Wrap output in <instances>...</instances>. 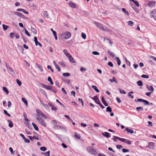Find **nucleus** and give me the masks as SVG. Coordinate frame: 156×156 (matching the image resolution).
I'll use <instances>...</instances> for the list:
<instances>
[{
  "mask_svg": "<svg viewBox=\"0 0 156 156\" xmlns=\"http://www.w3.org/2000/svg\"><path fill=\"white\" fill-rule=\"evenodd\" d=\"M94 23L98 28L101 30L107 32H111V30L109 28L106 27L105 26L104 27L103 24L100 23L95 22H94Z\"/></svg>",
  "mask_w": 156,
  "mask_h": 156,
  "instance_id": "f257e3e1",
  "label": "nucleus"
},
{
  "mask_svg": "<svg viewBox=\"0 0 156 156\" xmlns=\"http://www.w3.org/2000/svg\"><path fill=\"white\" fill-rule=\"evenodd\" d=\"M87 151L90 154L95 155L97 154L96 150L93 148L91 147H88L86 149Z\"/></svg>",
  "mask_w": 156,
  "mask_h": 156,
  "instance_id": "f03ea898",
  "label": "nucleus"
},
{
  "mask_svg": "<svg viewBox=\"0 0 156 156\" xmlns=\"http://www.w3.org/2000/svg\"><path fill=\"white\" fill-rule=\"evenodd\" d=\"M115 139H118L119 140L123 142H125L126 143L128 144L129 145H131V143L130 141L129 140L125 139L124 138H120L119 137L115 136H113Z\"/></svg>",
  "mask_w": 156,
  "mask_h": 156,
  "instance_id": "7ed1b4c3",
  "label": "nucleus"
},
{
  "mask_svg": "<svg viewBox=\"0 0 156 156\" xmlns=\"http://www.w3.org/2000/svg\"><path fill=\"white\" fill-rule=\"evenodd\" d=\"M37 119L38 121V123L41 126L44 127H46L47 124L46 122L41 117H37Z\"/></svg>",
  "mask_w": 156,
  "mask_h": 156,
  "instance_id": "20e7f679",
  "label": "nucleus"
},
{
  "mask_svg": "<svg viewBox=\"0 0 156 156\" xmlns=\"http://www.w3.org/2000/svg\"><path fill=\"white\" fill-rule=\"evenodd\" d=\"M71 33L69 31H66L64 32L62 34V36L64 38L66 39L69 38L71 37Z\"/></svg>",
  "mask_w": 156,
  "mask_h": 156,
  "instance_id": "39448f33",
  "label": "nucleus"
},
{
  "mask_svg": "<svg viewBox=\"0 0 156 156\" xmlns=\"http://www.w3.org/2000/svg\"><path fill=\"white\" fill-rule=\"evenodd\" d=\"M36 113L37 115L39 116H41L42 117L46 118L45 115L39 110H37L36 111Z\"/></svg>",
  "mask_w": 156,
  "mask_h": 156,
  "instance_id": "423d86ee",
  "label": "nucleus"
},
{
  "mask_svg": "<svg viewBox=\"0 0 156 156\" xmlns=\"http://www.w3.org/2000/svg\"><path fill=\"white\" fill-rule=\"evenodd\" d=\"M40 85L42 87L44 88H45L46 89L48 90H51V88H52V86L51 87L49 86L45 85L44 84L42 83H41Z\"/></svg>",
  "mask_w": 156,
  "mask_h": 156,
  "instance_id": "0eeeda50",
  "label": "nucleus"
},
{
  "mask_svg": "<svg viewBox=\"0 0 156 156\" xmlns=\"http://www.w3.org/2000/svg\"><path fill=\"white\" fill-rule=\"evenodd\" d=\"M151 16L152 17L156 20V10H153L151 12Z\"/></svg>",
  "mask_w": 156,
  "mask_h": 156,
  "instance_id": "6e6552de",
  "label": "nucleus"
},
{
  "mask_svg": "<svg viewBox=\"0 0 156 156\" xmlns=\"http://www.w3.org/2000/svg\"><path fill=\"white\" fill-rule=\"evenodd\" d=\"M146 87L148 90L151 91V92H153L154 91V88L152 85L149 86L147 85Z\"/></svg>",
  "mask_w": 156,
  "mask_h": 156,
  "instance_id": "1a4fd4ad",
  "label": "nucleus"
},
{
  "mask_svg": "<svg viewBox=\"0 0 156 156\" xmlns=\"http://www.w3.org/2000/svg\"><path fill=\"white\" fill-rule=\"evenodd\" d=\"M154 146V143L152 142H149L148 147L151 149H153Z\"/></svg>",
  "mask_w": 156,
  "mask_h": 156,
  "instance_id": "9d476101",
  "label": "nucleus"
},
{
  "mask_svg": "<svg viewBox=\"0 0 156 156\" xmlns=\"http://www.w3.org/2000/svg\"><path fill=\"white\" fill-rule=\"evenodd\" d=\"M13 13L14 14H15L19 17H20L22 18H23V17H25L20 12H14Z\"/></svg>",
  "mask_w": 156,
  "mask_h": 156,
  "instance_id": "9b49d317",
  "label": "nucleus"
},
{
  "mask_svg": "<svg viewBox=\"0 0 156 156\" xmlns=\"http://www.w3.org/2000/svg\"><path fill=\"white\" fill-rule=\"evenodd\" d=\"M102 134L106 137L109 138L111 137V134L106 132L102 133Z\"/></svg>",
  "mask_w": 156,
  "mask_h": 156,
  "instance_id": "f8f14e48",
  "label": "nucleus"
},
{
  "mask_svg": "<svg viewBox=\"0 0 156 156\" xmlns=\"http://www.w3.org/2000/svg\"><path fill=\"white\" fill-rule=\"evenodd\" d=\"M125 129L126 130L127 133H130L131 134H133L134 133L133 131V130L129 129L128 128H126Z\"/></svg>",
  "mask_w": 156,
  "mask_h": 156,
  "instance_id": "ddd939ff",
  "label": "nucleus"
},
{
  "mask_svg": "<svg viewBox=\"0 0 156 156\" xmlns=\"http://www.w3.org/2000/svg\"><path fill=\"white\" fill-rule=\"evenodd\" d=\"M155 4V2L153 1H151L149 2L147 4L150 7H152Z\"/></svg>",
  "mask_w": 156,
  "mask_h": 156,
  "instance_id": "4468645a",
  "label": "nucleus"
},
{
  "mask_svg": "<svg viewBox=\"0 0 156 156\" xmlns=\"http://www.w3.org/2000/svg\"><path fill=\"white\" fill-rule=\"evenodd\" d=\"M101 101L105 106H107L108 105V104L105 101L104 98L103 96L101 98Z\"/></svg>",
  "mask_w": 156,
  "mask_h": 156,
  "instance_id": "2eb2a0df",
  "label": "nucleus"
},
{
  "mask_svg": "<svg viewBox=\"0 0 156 156\" xmlns=\"http://www.w3.org/2000/svg\"><path fill=\"white\" fill-rule=\"evenodd\" d=\"M69 6L71 8H75L76 7V5L74 3L71 2H69Z\"/></svg>",
  "mask_w": 156,
  "mask_h": 156,
  "instance_id": "dca6fc26",
  "label": "nucleus"
},
{
  "mask_svg": "<svg viewBox=\"0 0 156 156\" xmlns=\"http://www.w3.org/2000/svg\"><path fill=\"white\" fill-rule=\"evenodd\" d=\"M5 64L6 68L8 70H9L10 72L11 73L13 72V70L9 66H8L7 65V63L6 62L5 63Z\"/></svg>",
  "mask_w": 156,
  "mask_h": 156,
  "instance_id": "f3484780",
  "label": "nucleus"
},
{
  "mask_svg": "<svg viewBox=\"0 0 156 156\" xmlns=\"http://www.w3.org/2000/svg\"><path fill=\"white\" fill-rule=\"evenodd\" d=\"M58 63L60 64L61 65V66L63 67H65L66 66L65 63L63 61L59 62Z\"/></svg>",
  "mask_w": 156,
  "mask_h": 156,
  "instance_id": "a211bd4d",
  "label": "nucleus"
},
{
  "mask_svg": "<svg viewBox=\"0 0 156 156\" xmlns=\"http://www.w3.org/2000/svg\"><path fill=\"white\" fill-rule=\"evenodd\" d=\"M7 121L9 123V126L10 128L12 127L13 126V124L12 122L11 121L9 120H8Z\"/></svg>",
  "mask_w": 156,
  "mask_h": 156,
  "instance_id": "6ab92c4d",
  "label": "nucleus"
},
{
  "mask_svg": "<svg viewBox=\"0 0 156 156\" xmlns=\"http://www.w3.org/2000/svg\"><path fill=\"white\" fill-rule=\"evenodd\" d=\"M30 30L33 33L35 34H37V30L36 29L34 28L33 27H31Z\"/></svg>",
  "mask_w": 156,
  "mask_h": 156,
  "instance_id": "aec40b11",
  "label": "nucleus"
},
{
  "mask_svg": "<svg viewBox=\"0 0 156 156\" xmlns=\"http://www.w3.org/2000/svg\"><path fill=\"white\" fill-rule=\"evenodd\" d=\"M92 87L97 92L99 93V90L97 88L96 86L93 85L92 86Z\"/></svg>",
  "mask_w": 156,
  "mask_h": 156,
  "instance_id": "412c9836",
  "label": "nucleus"
},
{
  "mask_svg": "<svg viewBox=\"0 0 156 156\" xmlns=\"http://www.w3.org/2000/svg\"><path fill=\"white\" fill-rule=\"evenodd\" d=\"M32 125L35 130H36L37 131L39 129H38V127L35 123H34L33 122H32Z\"/></svg>",
  "mask_w": 156,
  "mask_h": 156,
  "instance_id": "4be33fe9",
  "label": "nucleus"
},
{
  "mask_svg": "<svg viewBox=\"0 0 156 156\" xmlns=\"http://www.w3.org/2000/svg\"><path fill=\"white\" fill-rule=\"evenodd\" d=\"M75 136L76 138L78 140H79L81 138V136L79 134L76 133H75Z\"/></svg>",
  "mask_w": 156,
  "mask_h": 156,
  "instance_id": "5701e85b",
  "label": "nucleus"
},
{
  "mask_svg": "<svg viewBox=\"0 0 156 156\" xmlns=\"http://www.w3.org/2000/svg\"><path fill=\"white\" fill-rule=\"evenodd\" d=\"M24 120L26 122H24L26 124V125L27 126H28V125H29V122H30L29 119L27 118L24 119Z\"/></svg>",
  "mask_w": 156,
  "mask_h": 156,
  "instance_id": "b1692460",
  "label": "nucleus"
},
{
  "mask_svg": "<svg viewBox=\"0 0 156 156\" xmlns=\"http://www.w3.org/2000/svg\"><path fill=\"white\" fill-rule=\"evenodd\" d=\"M137 84L139 86H142L143 85V83L141 80H139L137 82Z\"/></svg>",
  "mask_w": 156,
  "mask_h": 156,
  "instance_id": "393cba45",
  "label": "nucleus"
},
{
  "mask_svg": "<svg viewBox=\"0 0 156 156\" xmlns=\"http://www.w3.org/2000/svg\"><path fill=\"white\" fill-rule=\"evenodd\" d=\"M48 81H49L50 82V84L51 85H53V83L52 81V79L50 76H49L48 77Z\"/></svg>",
  "mask_w": 156,
  "mask_h": 156,
  "instance_id": "a878e982",
  "label": "nucleus"
},
{
  "mask_svg": "<svg viewBox=\"0 0 156 156\" xmlns=\"http://www.w3.org/2000/svg\"><path fill=\"white\" fill-rule=\"evenodd\" d=\"M122 11L125 13V14L129 15V12L126 11V9L124 8H123L122 9Z\"/></svg>",
  "mask_w": 156,
  "mask_h": 156,
  "instance_id": "bb28decb",
  "label": "nucleus"
},
{
  "mask_svg": "<svg viewBox=\"0 0 156 156\" xmlns=\"http://www.w3.org/2000/svg\"><path fill=\"white\" fill-rule=\"evenodd\" d=\"M24 30H25V33L26 34L27 36L29 37L30 36V34L28 32V31L25 28H24Z\"/></svg>",
  "mask_w": 156,
  "mask_h": 156,
  "instance_id": "cd10ccee",
  "label": "nucleus"
},
{
  "mask_svg": "<svg viewBox=\"0 0 156 156\" xmlns=\"http://www.w3.org/2000/svg\"><path fill=\"white\" fill-rule=\"evenodd\" d=\"M3 90L7 94H9V91L6 87H3Z\"/></svg>",
  "mask_w": 156,
  "mask_h": 156,
  "instance_id": "c85d7f7f",
  "label": "nucleus"
},
{
  "mask_svg": "<svg viewBox=\"0 0 156 156\" xmlns=\"http://www.w3.org/2000/svg\"><path fill=\"white\" fill-rule=\"evenodd\" d=\"M108 54L111 56L112 57H114L115 56V54L112 52L110 51L109 50L108 51Z\"/></svg>",
  "mask_w": 156,
  "mask_h": 156,
  "instance_id": "c756f323",
  "label": "nucleus"
},
{
  "mask_svg": "<svg viewBox=\"0 0 156 156\" xmlns=\"http://www.w3.org/2000/svg\"><path fill=\"white\" fill-rule=\"evenodd\" d=\"M2 27L4 30H6L9 28V26L5 24L2 25Z\"/></svg>",
  "mask_w": 156,
  "mask_h": 156,
  "instance_id": "7c9ffc66",
  "label": "nucleus"
},
{
  "mask_svg": "<svg viewBox=\"0 0 156 156\" xmlns=\"http://www.w3.org/2000/svg\"><path fill=\"white\" fill-rule=\"evenodd\" d=\"M136 109L137 111H142L144 109L143 108L141 107H137Z\"/></svg>",
  "mask_w": 156,
  "mask_h": 156,
  "instance_id": "2f4dec72",
  "label": "nucleus"
},
{
  "mask_svg": "<svg viewBox=\"0 0 156 156\" xmlns=\"http://www.w3.org/2000/svg\"><path fill=\"white\" fill-rule=\"evenodd\" d=\"M69 60L70 62L73 63H74L75 62L74 58L72 57V56L69 58Z\"/></svg>",
  "mask_w": 156,
  "mask_h": 156,
  "instance_id": "473e14b6",
  "label": "nucleus"
},
{
  "mask_svg": "<svg viewBox=\"0 0 156 156\" xmlns=\"http://www.w3.org/2000/svg\"><path fill=\"white\" fill-rule=\"evenodd\" d=\"M133 92L132 91H130L129 92L128 94V96H130L131 98L133 99L134 98L133 96L131 95V94H133Z\"/></svg>",
  "mask_w": 156,
  "mask_h": 156,
  "instance_id": "72a5a7b5",
  "label": "nucleus"
},
{
  "mask_svg": "<svg viewBox=\"0 0 156 156\" xmlns=\"http://www.w3.org/2000/svg\"><path fill=\"white\" fill-rule=\"evenodd\" d=\"M116 59L117 60V64H118V65L119 66L120 65V64H121V63L120 60L119 59V58L118 57H116Z\"/></svg>",
  "mask_w": 156,
  "mask_h": 156,
  "instance_id": "f704fd0d",
  "label": "nucleus"
},
{
  "mask_svg": "<svg viewBox=\"0 0 156 156\" xmlns=\"http://www.w3.org/2000/svg\"><path fill=\"white\" fill-rule=\"evenodd\" d=\"M43 14L47 18H48V15L47 11H44Z\"/></svg>",
  "mask_w": 156,
  "mask_h": 156,
  "instance_id": "c9c22d12",
  "label": "nucleus"
},
{
  "mask_svg": "<svg viewBox=\"0 0 156 156\" xmlns=\"http://www.w3.org/2000/svg\"><path fill=\"white\" fill-rule=\"evenodd\" d=\"M112 111V108H111L110 107L108 106L107 108L106 112H111Z\"/></svg>",
  "mask_w": 156,
  "mask_h": 156,
  "instance_id": "e433bc0d",
  "label": "nucleus"
},
{
  "mask_svg": "<svg viewBox=\"0 0 156 156\" xmlns=\"http://www.w3.org/2000/svg\"><path fill=\"white\" fill-rule=\"evenodd\" d=\"M128 25L130 26H133V23L132 21H129L128 22Z\"/></svg>",
  "mask_w": 156,
  "mask_h": 156,
  "instance_id": "4c0bfd02",
  "label": "nucleus"
},
{
  "mask_svg": "<svg viewBox=\"0 0 156 156\" xmlns=\"http://www.w3.org/2000/svg\"><path fill=\"white\" fill-rule=\"evenodd\" d=\"M65 117L67 118V119L69 121L73 122V120L70 119L69 116L66 115H65Z\"/></svg>",
  "mask_w": 156,
  "mask_h": 156,
  "instance_id": "58836bf2",
  "label": "nucleus"
},
{
  "mask_svg": "<svg viewBox=\"0 0 156 156\" xmlns=\"http://www.w3.org/2000/svg\"><path fill=\"white\" fill-rule=\"evenodd\" d=\"M22 101L25 103L26 105H27V101L24 98H22Z\"/></svg>",
  "mask_w": 156,
  "mask_h": 156,
  "instance_id": "ea45409f",
  "label": "nucleus"
},
{
  "mask_svg": "<svg viewBox=\"0 0 156 156\" xmlns=\"http://www.w3.org/2000/svg\"><path fill=\"white\" fill-rule=\"evenodd\" d=\"M40 149L42 151H45L47 150V148L45 147H42L40 148Z\"/></svg>",
  "mask_w": 156,
  "mask_h": 156,
  "instance_id": "a19ab883",
  "label": "nucleus"
},
{
  "mask_svg": "<svg viewBox=\"0 0 156 156\" xmlns=\"http://www.w3.org/2000/svg\"><path fill=\"white\" fill-rule=\"evenodd\" d=\"M63 75L65 76H69L70 75V74L69 73H63Z\"/></svg>",
  "mask_w": 156,
  "mask_h": 156,
  "instance_id": "79ce46f5",
  "label": "nucleus"
},
{
  "mask_svg": "<svg viewBox=\"0 0 156 156\" xmlns=\"http://www.w3.org/2000/svg\"><path fill=\"white\" fill-rule=\"evenodd\" d=\"M119 89L121 94H126V92L124 90H121L120 88H119Z\"/></svg>",
  "mask_w": 156,
  "mask_h": 156,
  "instance_id": "37998d69",
  "label": "nucleus"
},
{
  "mask_svg": "<svg viewBox=\"0 0 156 156\" xmlns=\"http://www.w3.org/2000/svg\"><path fill=\"white\" fill-rule=\"evenodd\" d=\"M16 82L17 83V84L19 86H21V84H22V83H21V82L18 79H17L16 80Z\"/></svg>",
  "mask_w": 156,
  "mask_h": 156,
  "instance_id": "c03bdc74",
  "label": "nucleus"
},
{
  "mask_svg": "<svg viewBox=\"0 0 156 156\" xmlns=\"http://www.w3.org/2000/svg\"><path fill=\"white\" fill-rule=\"evenodd\" d=\"M4 112L5 114V115H6L7 116L9 117H10V115L7 112L6 110H4Z\"/></svg>",
  "mask_w": 156,
  "mask_h": 156,
  "instance_id": "a18cd8bd",
  "label": "nucleus"
},
{
  "mask_svg": "<svg viewBox=\"0 0 156 156\" xmlns=\"http://www.w3.org/2000/svg\"><path fill=\"white\" fill-rule=\"evenodd\" d=\"M50 151H48L46 152H45V154H44V155L45 156H50Z\"/></svg>",
  "mask_w": 156,
  "mask_h": 156,
  "instance_id": "49530a36",
  "label": "nucleus"
},
{
  "mask_svg": "<svg viewBox=\"0 0 156 156\" xmlns=\"http://www.w3.org/2000/svg\"><path fill=\"white\" fill-rule=\"evenodd\" d=\"M81 36L83 39H85L86 38V35L84 33H82L81 34Z\"/></svg>",
  "mask_w": 156,
  "mask_h": 156,
  "instance_id": "de8ad7c7",
  "label": "nucleus"
},
{
  "mask_svg": "<svg viewBox=\"0 0 156 156\" xmlns=\"http://www.w3.org/2000/svg\"><path fill=\"white\" fill-rule=\"evenodd\" d=\"M92 54L95 55H100L99 53L96 51H94L92 52Z\"/></svg>",
  "mask_w": 156,
  "mask_h": 156,
  "instance_id": "09e8293b",
  "label": "nucleus"
},
{
  "mask_svg": "<svg viewBox=\"0 0 156 156\" xmlns=\"http://www.w3.org/2000/svg\"><path fill=\"white\" fill-rule=\"evenodd\" d=\"M51 90L52 91L55 93H56L57 90L55 89L52 86V88H51Z\"/></svg>",
  "mask_w": 156,
  "mask_h": 156,
  "instance_id": "8fccbe9b",
  "label": "nucleus"
},
{
  "mask_svg": "<svg viewBox=\"0 0 156 156\" xmlns=\"http://www.w3.org/2000/svg\"><path fill=\"white\" fill-rule=\"evenodd\" d=\"M141 77L144 78H148L149 77L148 76L145 74H143L141 76Z\"/></svg>",
  "mask_w": 156,
  "mask_h": 156,
  "instance_id": "3c124183",
  "label": "nucleus"
},
{
  "mask_svg": "<svg viewBox=\"0 0 156 156\" xmlns=\"http://www.w3.org/2000/svg\"><path fill=\"white\" fill-rule=\"evenodd\" d=\"M35 44L36 46L38 45L41 47H42V44L39 42H38V41L37 42H36L35 43Z\"/></svg>",
  "mask_w": 156,
  "mask_h": 156,
  "instance_id": "603ef678",
  "label": "nucleus"
},
{
  "mask_svg": "<svg viewBox=\"0 0 156 156\" xmlns=\"http://www.w3.org/2000/svg\"><path fill=\"white\" fill-rule=\"evenodd\" d=\"M41 91L45 96H47V93L44 90L42 89H41Z\"/></svg>",
  "mask_w": 156,
  "mask_h": 156,
  "instance_id": "864d4df0",
  "label": "nucleus"
},
{
  "mask_svg": "<svg viewBox=\"0 0 156 156\" xmlns=\"http://www.w3.org/2000/svg\"><path fill=\"white\" fill-rule=\"evenodd\" d=\"M47 68L48 69H50L52 72H54V70L52 69L51 67L50 66H48Z\"/></svg>",
  "mask_w": 156,
  "mask_h": 156,
  "instance_id": "5fc2aeb1",
  "label": "nucleus"
},
{
  "mask_svg": "<svg viewBox=\"0 0 156 156\" xmlns=\"http://www.w3.org/2000/svg\"><path fill=\"white\" fill-rule=\"evenodd\" d=\"M55 128L56 129L61 128V126L59 125H55L54 126Z\"/></svg>",
  "mask_w": 156,
  "mask_h": 156,
  "instance_id": "6e6d98bb",
  "label": "nucleus"
},
{
  "mask_svg": "<svg viewBox=\"0 0 156 156\" xmlns=\"http://www.w3.org/2000/svg\"><path fill=\"white\" fill-rule=\"evenodd\" d=\"M15 34L13 33H11L10 34V37L12 38H14V36H15Z\"/></svg>",
  "mask_w": 156,
  "mask_h": 156,
  "instance_id": "4d7b16f0",
  "label": "nucleus"
},
{
  "mask_svg": "<svg viewBox=\"0 0 156 156\" xmlns=\"http://www.w3.org/2000/svg\"><path fill=\"white\" fill-rule=\"evenodd\" d=\"M91 98L94 100L95 101H96L97 99L98 98V97L97 96H95L93 98Z\"/></svg>",
  "mask_w": 156,
  "mask_h": 156,
  "instance_id": "13d9d810",
  "label": "nucleus"
},
{
  "mask_svg": "<svg viewBox=\"0 0 156 156\" xmlns=\"http://www.w3.org/2000/svg\"><path fill=\"white\" fill-rule=\"evenodd\" d=\"M56 69H57L58 71H60V68L59 66L57 65L55 66Z\"/></svg>",
  "mask_w": 156,
  "mask_h": 156,
  "instance_id": "bf43d9fd",
  "label": "nucleus"
},
{
  "mask_svg": "<svg viewBox=\"0 0 156 156\" xmlns=\"http://www.w3.org/2000/svg\"><path fill=\"white\" fill-rule=\"evenodd\" d=\"M133 3L137 7L139 6V4L137 1H135Z\"/></svg>",
  "mask_w": 156,
  "mask_h": 156,
  "instance_id": "052dcab7",
  "label": "nucleus"
},
{
  "mask_svg": "<svg viewBox=\"0 0 156 156\" xmlns=\"http://www.w3.org/2000/svg\"><path fill=\"white\" fill-rule=\"evenodd\" d=\"M143 102H144L145 103V104H144V105H145L146 104L147 105H148L149 104V102L148 101H147L146 100H145L144 99V100Z\"/></svg>",
  "mask_w": 156,
  "mask_h": 156,
  "instance_id": "680f3d73",
  "label": "nucleus"
},
{
  "mask_svg": "<svg viewBox=\"0 0 156 156\" xmlns=\"http://www.w3.org/2000/svg\"><path fill=\"white\" fill-rule=\"evenodd\" d=\"M25 142L26 143H29L30 142V140L27 139L25 138L24 139H23Z\"/></svg>",
  "mask_w": 156,
  "mask_h": 156,
  "instance_id": "e2e57ef3",
  "label": "nucleus"
},
{
  "mask_svg": "<svg viewBox=\"0 0 156 156\" xmlns=\"http://www.w3.org/2000/svg\"><path fill=\"white\" fill-rule=\"evenodd\" d=\"M116 147L118 149H120L122 147H123L121 145H117L116 146Z\"/></svg>",
  "mask_w": 156,
  "mask_h": 156,
  "instance_id": "0e129e2a",
  "label": "nucleus"
},
{
  "mask_svg": "<svg viewBox=\"0 0 156 156\" xmlns=\"http://www.w3.org/2000/svg\"><path fill=\"white\" fill-rule=\"evenodd\" d=\"M122 151L124 153H126V152H128L129 151V150L128 149L124 148L122 149Z\"/></svg>",
  "mask_w": 156,
  "mask_h": 156,
  "instance_id": "69168bd1",
  "label": "nucleus"
},
{
  "mask_svg": "<svg viewBox=\"0 0 156 156\" xmlns=\"http://www.w3.org/2000/svg\"><path fill=\"white\" fill-rule=\"evenodd\" d=\"M80 70L82 72L85 71H86V69L85 68L81 67L80 69Z\"/></svg>",
  "mask_w": 156,
  "mask_h": 156,
  "instance_id": "338daca9",
  "label": "nucleus"
},
{
  "mask_svg": "<svg viewBox=\"0 0 156 156\" xmlns=\"http://www.w3.org/2000/svg\"><path fill=\"white\" fill-rule=\"evenodd\" d=\"M51 123L52 124H53L54 125H55L57 123V122L55 120H52L51 121Z\"/></svg>",
  "mask_w": 156,
  "mask_h": 156,
  "instance_id": "774afa93",
  "label": "nucleus"
}]
</instances>
